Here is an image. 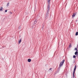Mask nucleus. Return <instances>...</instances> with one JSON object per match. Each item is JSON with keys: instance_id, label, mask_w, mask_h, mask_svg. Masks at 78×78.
Returning <instances> with one entry per match:
<instances>
[{"instance_id": "2", "label": "nucleus", "mask_w": 78, "mask_h": 78, "mask_svg": "<svg viewBox=\"0 0 78 78\" xmlns=\"http://www.w3.org/2000/svg\"><path fill=\"white\" fill-rule=\"evenodd\" d=\"M3 11V7H0V11Z\"/></svg>"}, {"instance_id": "1", "label": "nucleus", "mask_w": 78, "mask_h": 78, "mask_svg": "<svg viewBox=\"0 0 78 78\" xmlns=\"http://www.w3.org/2000/svg\"><path fill=\"white\" fill-rule=\"evenodd\" d=\"M64 61H65V60H63L62 62H61L60 63V66L61 67L64 64Z\"/></svg>"}, {"instance_id": "17", "label": "nucleus", "mask_w": 78, "mask_h": 78, "mask_svg": "<svg viewBox=\"0 0 78 78\" xmlns=\"http://www.w3.org/2000/svg\"><path fill=\"white\" fill-rule=\"evenodd\" d=\"M75 50L76 51H77V48H75Z\"/></svg>"}, {"instance_id": "10", "label": "nucleus", "mask_w": 78, "mask_h": 78, "mask_svg": "<svg viewBox=\"0 0 78 78\" xmlns=\"http://www.w3.org/2000/svg\"><path fill=\"white\" fill-rule=\"evenodd\" d=\"M37 20H36L34 22L35 23H37Z\"/></svg>"}, {"instance_id": "6", "label": "nucleus", "mask_w": 78, "mask_h": 78, "mask_svg": "<svg viewBox=\"0 0 78 78\" xmlns=\"http://www.w3.org/2000/svg\"><path fill=\"white\" fill-rule=\"evenodd\" d=\"M9 5V2H8L7 3V5H6V6L7 7H8V6Z\"/></svg>"}, {"instance_id": "8", "label": "nucleus", "mask_w": 78, "mask_h": 78, "mask_svg": "<svg viewBox=\"0 0 78 78\" xmlns=\"http://www.w3.org/2000/svg\"><path fill=\"white\" fill-rule=\"evenodd\" d=\"M78 32H77L76 33V36H78Z\"/></svg>"}, {"instance_id": "19", "label": "nucleus", "mask_w": 78, "mask_h": 78, "mask_svg": "<svg viewBox=\"0 0 78 78\" xmlns=\"http://www.w3.org/2000/svg\"><path fill=\"white\" fill-rule=\"evenodd\" d=\"M10 14H12V12H10Z\"/></svg>"}, {"instance_id": "16", "label": "nucleus", "mask_w": 78, "mask_h": 78, "mask_svg": "<svg viewBox=\"0 0 78 78\" xmlns=\"http://www.w3.org/2000/svg\"><path fill=\"white\" fill-rule=\"evenodd\" d=\"M51 68H50L49 70V72H50V71H51Z\"/></svg>"}, {"instance_id": "13", "label": "nucleus", "mask_w": 78, "mask_h": 78, "mask_svg": "<svg viewBox=\"0 0 78 78\" xmlns=\"http://www.w3.org/2000/svg\"><path fill=\"white\" fill-rule=\"evenodd\" d=\"M69 48H70V47H72V45L70 44L69 46Z\"/></svg>"}, {"instance_id": "12", "label": "nucleus", "mask_w": 78, "mask_h": 78, "mask_svg": "<svg viewBox=\"0 0 78 78\" xmlns=\"http://www.w3.org/2000/svg\"><path fill=\"white\" fill-rule=\"evenodd\" d=\"M74 73H75V72H73V77H74V76H75Z\"/></svg>"}, {"instance_id": "7", "label": "nucleus", "mask_w": 78, "mask_h": 78, "mask_svg": "<svg viewBox=\"0 0 78 78\" xmlns=\"http://www.w3.org/2000/svg\"><path fill=\"white\" fill-rule=\"evenodd\" d=\"M22 42V40H21V39H20V40L19 41V44H20V42Z\"/></svg>"}, {"instance_id": "4", "label": "nucleus", "mask_w": 78, "mask_h": 78, "mask_svg": "<svg viewBox=\"0 0 78 78\" xmlns=\"http://www.w3.org/2000/svg\"><path fill=\"white\" fill-rule=\"evenodd\" d=\"M75 15H76V14L75 13H74L72 16L73 18V17L75 16Z\"/></svg>"}, {"instance_id": "11", "label": "nucleus", "mask_w": 78, "mask_h": 78, "mask_svg": "<svg viewBox=\"0 0 78 78\" xmlns=\"http://www.w3.org/2000/svg\"><path fill=\"white\" fill-rule=\"evenodd\" d=\"M48 9H50V6L48 5Z\"/></svg>"}, {"instance_id": "3", "label": "nucleus", "mask_w": 78, "mask_h": 78, "mask_svg": "<svg viewBox=\"0 0 78 78\" xmlns=\"http://www.w3.org/2000/svg\"><path fill=\"white\" fill-rule=\"evenodd\" d=\"M76 65H75L74 68V70L73 71L74 72H75V70H76Z\"/></svg>"}, {"instance_id": "15", "label": "nucleus", "mask_w": 78, "mask_h": 78, "mask_svg": "<svg viewBox=\"0 0 78 78\" xmlns=\"http://www.w3.org/2000/svg\"><path fill=\"white\" fill-rule=\"evenodd\" d=\"M73 58H76V56H75V55H74L73 56Z\"/></svg>"}, {"instance_id": "5", "label": "nucleus", "mask_w": 78, "mask_h": 78, "mask_svg": "<svg viewBox=\"0 0 78 78\" xmlns=\"http://www.w3.org/2000/svg\"><path fill=\"white\" fill-rule=\"evenodd\" d=\"M27 61L29 62H31V60L30 59H28Z\"/></svg>"}, {"instance_id": "9", "label": "nucleus", "mask_w": 78, "mask_h": 78, "mask_svg": "<svg viewBox=\"0 0 78 78\" xmlns=\"http://www.w3.org/2000/svg\"><path fill=\"white\" fill-rule=\"evenodd\" d=\"M77 53H78V52L76 51L75 52V55H77Z\"/></svg>"}, {"instance_id": "18", "label": "nucleus", "mask_w": 78, "mask_h": 78, "mask_svg": "<svg viewBox=\"0 0 78 78\" xmlns=\"http://www.w3.org/2000/svg\"><path fill=\"white\" fill-rule=\"evenodd\" d=\"M7 11H8V10H6L5 11V12H6Z\"/></svg>"}, {"instance_id": "14", "label": "nucleus", "mask_w": 78, "mask_h": 78, "mask_svg": "<svg viewBox=\"0 0 78 78\" xmlns=\"http://www.w3.org/2000/svg\"><path fill=\"white\" fill-rule=\"evenodd\" d=\"M47 1L49 2L50 3V0H47Z\"/></svg>"}]
</instances>
